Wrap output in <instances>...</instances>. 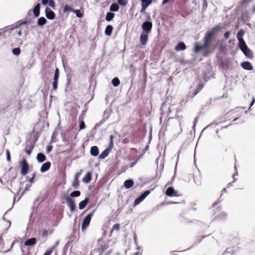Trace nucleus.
I'll list each match as a JSON object with an SVG mask.
<instances>
[{
	"mask_svg": "<svg viewBox=\"0 0 255 255\" xmlns=\"http://www.w3.org/2000/svg\"><path fill=\"white\" fill-rule=\"evenodd\" d=\"M203 44L200 45L198 43H195L194 47V52L198 53L201 50L203 51V55L204 57H207L209 54L213 52L214 49L211 47V44L203 40Z\"/></svg>",
	"mask_w": 255,
	"mask_h": 255,
	"instance_id": "obj_1",
	"label": "nucleus"
},
{
	"mask_svg": "<svg viewBox=\"0 0 255 255\" xmlns=\"http://www.w3.org/2000/svg\"><path fill=\"white\" fill-rule=\"evenodd\" d=\"M114 135H111L110 136V143L108 147L106 148L99 156V158L104 159L109 154L111 151L114 147Z\"/></svg>",
	"mask_w": 255,
	"mask_h": 255,
	"instance_id": "obj_2",
	"label": "nucleus"
},
{
	"mask_svg": "<svg viewBox=\"0 0 255 255\" xmlns=\"http://www.w3.org/2000/svg\"><path fill=\"white\" fill-rule=\"evenodd\" d=\"M152 27V23L151 21L150 16L148 15L147 16V20L144 21L141 25L142 32L149 34L151 32Z\"/></svg>",
	"mask_w": 255,
	"mask_h": 255,
	"instance_id": "obj_3",
	"label": "nucleus"
},
{
	"mask_svg": "<svg viewBox=\"0 0 255 255\" xmlns=\"http://www.w3.org/2000/svg\"><path fill=\"white\" fill-rule=\"evenodd\" d=\"M95 212V210L92 211L90 213H89L87 216L85 217L83 221L82 224L81 226V229L82 231H84L86 229V228L89 226L90 221L91 220L92 217L94 215V213Z\"/></svg>",
	"mask_w": 255,
	"mask_h": 255,
	"instance_id": "obj_4",
	"label": "nucleus"
},
{
	"mask_svg": "<svg viewBox=\"0 0 255 255\" xmlns=\"http://www.w3.org/2000/svg\"><path fill=\"white\" fill-rule=\"evenodd\" d=\"M20 173L23 176L26 175L29 171V167L27 160L23 158L21 160L20 164Z\"/></svg>",
	"mask_w": 255,
	"mask_h": 255,
	"instance_id": "obj_5",
	"label": "nucleus"
},
{
	"mask_svg": "<svg viewBox=\"0 0 255 255\" xmlns=\"http://www.w3.org/2000/svg\"><path fill=\"white\" fill-rule=\"evenodd\" d=\"M239 48L243 52L244 55L249 58H252L253 56V53L252 51L248 48L246 42H244L243 44L239 45Z\"/></svg>",
	"mask_w": 255,
	"mask_h": 255,
	"instance_id": "obj_6",
	"label": "nucleus"
},
{
	"mask_svg": "<svg viewBox=\"0 0 255 255\" xmlns=\"http://www.w3.org/2000/svg\"><path fill=\"white\" fill-rule=\"evenodd\" d=\"M59 70L56 67L55 70L54 75L53 76V81L52 82V88L51 90L55 91L58 88V80L59 78Z\"/></svg>",
	"mask_w": 255,
	"mask_h": 255,
	"instance_id": "obj_7",
	"label": "nucleus"
},
{
	"mask_svg": "<svg viewBox=\"0 0 255 255\" xmlns=\"http://www.w3.org/2000/svg\"><path fill=\"white\" fill-rule=\"evenodd\" d=\"M150 193L149 190H145L134 201V205L136 206L140 203Z\"/></svg>",
	"mask_w": 255,
	"mask_h": 255,
	"instance_id": "obj_8",
	"label": "nucleus"
},
{
	"mask_svg": "<svg viewBox=\"0 0 255 255\" xmlns=\"http://www.w3.org/2000/svg\"><path fill=\"white\" fill-rule=\"evenodd\" d=\"M65 199L66 200L67 205L70 208V211L73 212L75 210L76 207L74 200L69 196H66Z\"/></svg>",
	"mask_w": 255,
	"mask_h": 255,
	"instance_id": "obj_9",
	"label": "nucleus"
},
{
	"mask_svg": "<svg viewBox=\"0 0 255 255\" xmlns=\"http://www.w3.org/2000/svg\"><path fill=\"white\" fill-rule=\"evenodd\" d=\"M45 16L49 20H53L55 18L56 14L49 7H46L45 9Z\"/></svg>",
	"mask_w": 255,
	"mask_h": 255,
	"instance_id": "obj_10",
	"label": "nucleus"
},
{
	"mask_svg": "<svg viewBox=\"0 0 255 255\" xmlns=\"http://www.w3.org/2000/svg\"><path fill=\"white\" fill-rule=\"evenodd\" d=\"M148 33L142 32L141 33L139 37V41L141 45H145L146 44L148 39Z\"/></svg>",
	"mask_w": 255,
	"mask_h": 255,
	"instance_id": "obj_11",
	"label": "nucleus"
},
{
	"mask_svg": "<svg viewBox=\"0 0 255 255\" xmlns=\"http://www.w3.org/2000/svg\"><path fill=\"white\" fill-rule=\"evenodd\" d=\"M165 194L167 196L169 197H176L178 196V193L176 191H175L174 188L172 186L168 187L166 192Z\"/></svg>",
	"mask_w": 255,
	"mask_h": 255,
	"instance_id": "obj_12",
	"label": "nucleus"
},
{
	"mask_svg": "<svg viewBox=\"0 0 255 255\" xmlns=\"http://www.w3.org/2000/svg\"><path fill=\"white\" fill-rule=\"evenodd\" d=\"M245 33V31L242 29H241L238 32V33L237 34V39L239 42V43H238L239 45L243 44V43H244V42H245V41H244V40L243 39V38Z\"/></svg>",
	"mask_w": 255,
	"mask_h": 255,
	"instance_id": "obj_13",
	"label": "nucleus"
},
{
	"mask_svg": "<svg viewBox=\"0 0 255 255\" xmlns=\"http://www.w3.org/2000/svg\"><path fill=\"white\" fill-rule=\"evenodd\" d=\"M236 251L237 248L235 247L227 248L222 255H233L236 253Z\"/></svg>",
	"mask_w": 255,
	"mask_h": 255,
	"instance_id": "obj_14",
	"label": "nucleus"
},
{
	"mask_svg": "<svg viewBox=\"0 0 255 255\" xmlns=\"http://www.w3.org/2000/svg\"><path fill=\"white\" fill-rule=\"evenodd\" d=\"M241 67L246 70H252L253 69L252 64L249 61H244L241 64Z\"/></svg>",
	"mask_w": 255,
	"mask_h": 255,
	"instance_id": "obj_15",
	"label": "nucleus"
},
{
	"mask_svg": "<svg viewBox=\"0 0 255 255\" xmlns=\"http://www.w3.org/2000/svg\"><path fill=\"white\" fill-rule=\"evenodd\" d=\"M37 240L35 238L27 239L24 243L25 246H33L36 244Z\"/></svg>",
	"mask_w": 255,
	"mask_h": 255,
	"instance_id": "obj_16",
	"label": "nucleus"
},
{
	"mask_svg": "<svg viewBox=\"0 0 255 255\" xmlns=\"http://www.w3.org/2000/svg\"><path fill=\"white\" fill-rule=\"evenodd\" d=\"M51 166V163L49 161L44 163L40 167V172L41 173H44L48 171Z\"/></svg>",
	"mask_w": 255,
	"mask_h": 255,
	"instance_id": "obj_17",
	"label": "nucleus"
},
{
	"mask_svg": "<svg viewBox=\"0 0 255 255\" xmlns=\"http://www.w3.org/2000/svg\"><path fill=\"white\" fill-rule=\"evenodd\" d=\"M186 49L185 44L183 42H178L175 47V50L176 51H183Z\"/></svg>",
	"mask_w": 255,
	"mask_h": 255,
	"instance_id": "obj_18",
	"label": "nucleus"
},
{
	"mask_svg": "<svg viewBox=\"0 0 255 255\" xmlns=\"http://www.w3.org/2000/svg\"><path fill=\"white\" fill-rule=\"evenodd\" d=\"M221 29L219 25H215L210 30L207 31L209 33L212 34L214 37L216 33Z\"/></svg>",
	"mask_w": 255,
	"mask_h": 255,
	"instance_id": "obj_19",
	"label": "nucleus"
},
{
	"mask_svg": "<svg viewBox=\"0 0 255 255\" xmlns=\"http://www.w3.org/2000/svg\"><path fill=\"white\" fill-rule=\"evenodd\" d=\"M32 11L33 12V14L35 17H38L40 15V4L39 3H37L32 9Z\"/></svg>",
	"mask_w": 255,
	"mask_h": 255,
	"instance_id": "obj_20",
	"label": "nucleus"
},
{
	"mask_svg": "<svg viewBox=\"0 0 255 255\" xmlns=\"http://www.w3.org/2000/svg\"><path fill=\"white\" fill-rule=\"evenodd\" d=\"M89 201V198L88 197H86L84 200L81 201L79 204V208L80 210H82L84 209Z\"/></svg>",
	"mask_w": 255,
	"mask_h": 255,
	"instance_id": "obj_21",
	"label": "nucleus"
},
{
	"mask_svg": "<svg viewBox=\"0 0 255 255\" xmlns=\"http://www.w3.org/2000/svg\"><path fill=\"white\" fill-rule=\"evenodd\" d=\"M99 150L97 146H93L90 149V154L92 156H97L99 155Z\"/></svg>",
	"mask_w": 255,
	"mask_h": 255,
	"instance_id": "obj_22",
	"label": "nucleus"
},
{
	"mask_svg": "<svg viewBox=\"0 0 255 255\" xmlns=\"http://www.w3.org/2000/svg\"><path fill=\"white\" fill-rule=\"evenodd\" d=\"M92 180V174L90 172H88L82 179L83 182L89 183Z\"/></svg>",
	"mask_w": 255,
	"mask_h": 255,
	"instance_id": "obj_23",
	"label": "nucleus"
},
{
	"mask_svg": "<svg viewBox=\"0 0 255 255\" xmlns=\"http://www.w3.org/2000/svg\"><path fill=\"white\" fill-rule=\"evenodd\" d=\"M203 88V85L202 84H199L198 87L195 90L194 92L191 95H190V93L188 94V97H191V98H193L199 92V91L202 89Z\"/></svg>",
	"mask_w": 255,
	"mask_h": 255,
	"instance_id": "obj_24",
	"label": "nucleus"
},
{
	"mask_svg": "<svg viewBox=\"0 0 255 255\" xmlns=\"http://www.w3.org/2000/svg\"><path fill=\"white\" fill-rule=\"evenodd\" d=\"M214 38L215 37L213 36L212 34H211L208 32H206V33L205 34L203 40L212 44V42Z\"/></svg>",
	"mask_w": 255,
	"mask_h": 255,
	"instance_id": "obj_25",
	"label": "nucleus"
},
{
	"mask_svg": "<svg viewBox=\"0 0 255 255\" xmlns=\"http://www.w3.org/2000/svg\"><path fill=\"white\" fill-rule=\"evenodd\" d=\"M113 30V27L112 25H108L105 30V34L108 36L111 35Z\"/></svg>",
	"mask_w": 255,
	"mask_h": 255,
	"instance_id": "obj_26",
	"label": "nucleus"
},
{
	"mask_svg": "<svg viewBox=\"0 0 255 255\" xmlns=\"http://www.w3.org/2000/svg\"><path fill=\"white\" fill-rule=\"evenodd\" d=\"M134 182L132 179L126 180L124 183V187L127 189H129L133 186Z\"/></svg>",
	"mask_w": 255,
	"mask_h": 255,
	"instance_id": "obj_27",
	"label": "nucleus"
},
{
	"mask_svg": "<svg viewBox=\"0 0 255 255\" xmlns=\"http://www.w3.org/2000/svg\"><path fill=\"white\" fill-rule=\"evenodd\" d=\"M36 159L39 162L42 163L46 160V156L43 153L39 152L37 154Z\"/></svg>",
	"mask_w": 255,
	"mask_h": 255,
	"instance_id": "obj_28",
	"label": "nucleus"
},
{
	"mask_svg": "<svg viewBox=\"0 0 255 255\" xmlns=\"http://www.w3.org/2000/svg\"><path fill=\"white\" fill-rule=\"evenodd\" d=\"M119 8L120 6L118 3H113L110 6V10L112 12H116L119 10Z\"/></svg>",
	"mask_w": 255,
	"mask_h": 255,
	"instance_id": "obj_29",
	"label": "nucleus"
},
{
	"mask_svg": "<svg viewBox=\"0 0 255 255\" xmlns=\"http://www.w3.org/2000/svg\"><path fill=\"white\" fill-rule=\"evenodd\" d=\"M47 22L46 19L44 17L41 16L38 19L37 25L41 27L45 24Z\"/></svg>",
	"mask_w": 255,
	"mask_h": 255,
	"instance_id": "obj_30",
	"label": "nucleus"
},
{
	"mask_svg": "<svg viewBox=\"0 0 255 255\" xmlns=\"http://www.w3.org/2000/svg\"><path fill=\"white\" fill-rule=\"evenodd\" d=\"M115 14L114 13H113L111 11H109L106 14L105 19L107 21H110L112 20H113V19L115 17Z\"/></svg>",
	"mask_w": 255,
	"mask_h": 255,
	"instance_id": "obj_31",
	"label": "nucleus"
},
{
	"mask_svg": "<svg viewBox=\"0 0 255 255\" xmlns=\"http://www.w3.org/2000/svg\"><path fill=\"white\" fill-rule=\"evenodd\" d=\"M227 217V214L225 212H221L218 215L215 214V219H226Z\"/></svg>",
	"mask_w": 255,
	"mask_h": 255,
	"instance_id": "obj_32",
	"label": "nucleus"
},
{
	"mask_svg": "<svg viewBox=\"0 0 255 255\" xmlns=\"http://www.w3.org/2000/svg\"><path fill=\"white\" fill-rule=\"evenodd\" d=\"M75 13L76 16L78 18H82L83 16V13L80 9H73L72 11Z\"/></svg>",
	"mask_w": 255,
	"mask_h": 255,
	"instance_id": "obj_33",
	"label": "nucleus"
},
{
	"mask_svg": "<svg viewBox=\"0 0 255 255\" xmlns=\"http://www.w3.org/2000/svg\"><path fill=\"white\" fill-rule=\"evenodd\" d=\"M112 83L115 87H117L119 86L120 81L118 77H115L112 80Z\"/></svg>",
	"mask_w": 255,
	"mask_h": 255,
	"instance_id": "obj_34",
	"label": "nucleus"
},
{
	"mask_svg": "<svg viewBox=\"0 0 255 255\" xmlns=\"http://www.w3.org/2000/svg\"><path fill=\"white\" fill-rule=\"evenodd\" d=\"M34 146V144L32 143L31 141H30V148L29 149L26 148L25 150V152L27 153V155H30L31 153L32 150Z\"/></svg>",
	"mask_w": 255,
	"mask_h": 255,
	"instance_id": "obj_35",
	"label": "nucleus"
},
{
	"mask_svg": "<svg viewBox=\"0 0 255 255\" xmlns=\"http://www.w3.org/2000/svg\"><path fill=\"white\" fill-rule=\"evenodd\" d=\"M81 195V192L79 190H75L71 192L70 194L71 197H78Z\"/></svg>",
	"mask_w": 255,
	"mask_h": 255,
	"instance_id": "obj_36",
	"label": "nucleus"
},
{
	"mask_svg": "<svg viewBox=\"0 0 255 255\" xmlns=\"http://www.w3.org/2000/svg\"><path fill=\"white\" fill-rule=\"evenodd\" d=\"M20 49L19 47L13 48L12 53L14 55L18 56L20 54Z\"/></svg>",
	"mask_w": 255,
	"mask_h": 255,
	"instance_id": "obj_37",
	"label": "nucleus"
},
{
	"mask_svg": "<svg viewBox=\"0 0 255 255\" xmlns=\"http://www.w3.org/2000/svg\"><path fill=\"white\" fill-rule=\"evenodd\" d=\"M141 1V4L148 6L152 1V0H140Z\"/></svg>",
	"mask_w": 255,
	"mask_h": 255,
	"instance_id": "obj_38",
	"label": "nucleus"
},
{
	"mask_svg": "<svg viewBox=\"0 0 255 255\" xmlns=\"http://www.w3.org/2000/svg\"><path fill=\"white\" fill-rule=\"evenodd\" d=\"M79 179H74L72 184V187L75 189H77L79 185Z\"/></svg>",
	"mask_w": 255,
	"mask_h": 255,
	"instance_id": "obj_39",
	"label": "nucleus"
},
{
	"mask_svg": "<svg viewBox=\"0 0 255 255\" xmlns=\"http://www.w3.org/2000/svg\"><path fill=\"white\" fill-rule=\"evenodd\" d=\"M176 131H177V133L176 136H177L182 131V128L181 127V125H180V122L178 124H177Z\"/></svg>",
	"mask_w": 255,
	"mask_h": 255,
	"instance_id": "obj_40",
	"label": "nucleus"
},
{
	"mask_svg": "<svg viewBox=\"0 0 255 255\" xmlns=\"http://www.w3.org/2000/svg\"><path fill=\"white\" fill-rule=\"evenodd\" d=\"M21 25L20 24V21H17L16 23H14L11 26V28H10L11 30H13L14 29L18 28Z\"/></svg>",
	"mask_w": 255,
	"mask_h": 255,
	"instance_id": "obj_41",
	"label": "nucleus"
},
{
	"mask_svg": "<svg viewBox=\"0 0 255 255\" xmlns=\"http://www.w3.org/2000/svg\"><path fill=\"white\" fill-rule=\"evenodd\" d=\"M70 82H71V77L67 75V82L66 83V86H65V92L67 91V88L69 86Z\"/></svg>",
	"mask_w": 255,
	"mask_h": 255,
	"instance_id": "obj_42",
	"label": "nucleus"
},
{
	"mask_svg": "<svg viewBox=\"0 0 255 255\" xmlns=\"http://www.w3.org/2000/svg\"><path fill=\"white\" fill-rule=\"evenodd\" d=\"M73 8H71L69 5L66 4L63 7V11L64 12H67L69 11H72Z\"/></svg>",
	"mask_w": 255,
	"mask_h": 255,
	"instance_id": "obj_43",
	"label": "nucleus"
},
{
	"mask_svg": "<svg viewBox=\"0 0 255 255\" xmlns=\"http://www.w3.org/2000/svg\"><path fill=\"white\" fill-rule=\"evenodd\" d=\"M48 5L53 9L55 8V3L54 0H49Z\"/></svg>",
	"mask_w": 255,
	"mask_h": 255,
	"instance_id": "obj_44",
	"label": "nucleus"
},
{
	"mask_svg": "<svg viewBox=\"0 0 255 255\" xmlns=\"http://www.w3.org/2000/svg\"><path fill=\"white\" fill-rule=\"evenodd\" d=\"M32 20L30 19H25L24 20L20 21V24H28L31 23Z\"/></svg>",
	"mask_w": 255,
	"mask_h": 255,
	"instance_id": "obj_45",
	"label": "nucleus"
},
{
	"mask_svg": "<svg viewBox=\"0 0 255 255\" xmlns=\"http://www.w3.org/2000/svg\"><path fill=\"white\" fill-rule=\"evenodd\" d=\"M79 128L80 130L84 129L85 128L86 126L83 121H81L80 122Z\"/></svg>",
	"mask_w": 255,
	"mask_h": 255,
	"instance_id": "obj_46",
	"label": "nucleus"
},
{
	"mask_svg": "<svg viewBox=\"0 0 255 255\" xmlns=\"http://www.w3.org/2000/svg\"><path fill=\"white\" fill-rule=\"evenodd\" d=\"M6 160L7 161H11V156L10 152L8 149H6Z\"/></svg>",
	"mask_w": 255,
	"mask_h": 255,
	"instance_id": "obj_47",
	"label": "nucleus"
},
{
	"mask_svg": "<svg viewBox=\"0 0 255 255\" xmlns=\"http://www.w3.org/2000/svg\"><path fill=\"white\" fill-rule=\"evenodd\" d=\"M118 1L119 4L122 6L126 5L128 2L127 0H118Z\"/></svg>",
	"mask_w": 255,
	"mask_h": 255,
	"instance_id": "obj_48",
	"label": "nucleus"
},
{
	"mask_svg": "<svg viewBox=\"0 0 255 255\" xmlns=\"http://www.w3.org/2000/svg\"><path fill=\"white\" fill-rule=\"evenodd\" d=\"M120 225L119 224H116L113 226L112 230L119 231L120 230Z\"/></svg>",
	"mask_w": 255,
	"mask_h": 255,
	"instance_id": "obj_49",
	"label": "nucleus"
},
{
	"mask_svg": "<svg viewBox=\"0 0 255 255\" xmlns=\"http://www.w3.org/2000/svg\"><path fill=\"white\" fill-rule=\"evenodd\" d=\"M53 149V146L51 145H49L48 146H46V152L47 153H49Z\"/></svg>",
	"mask_w": 255,
	"mask_h": 255,
	"instance_id": "obj_50",
	"label": "nucleus"
},
{
	"mask_svg": "<svg viewBox=\"0 0 255 255\" xmlns=\"http://www.w3.org/2000/svg\"><path fill=\"white\" fill-rule=\"evenodd\" d=\"M136 250L137 251L135 252L133 255H141V253L140 252L141 249L139 246L137 247Z\"/></svg>",
	"mask_w": 255,
	"mask_h": 255,
	"instance_id": "obj_51",
	"label": "nucleus"
},
{
	"mask_svg": "<svg viewBox=\"0 0 255 255\" xmlns=\"http://www.w3.org/2000/svg\"><path fill=\"white\" fill-rule=\"evenodd\" d=\"M255 103V98L254 97H253L252 98V101H251V102L250 103V107H249V108L248 109L249 110H250L251 108L254 105Z\"/></svg>",
	"mask_w": 255,
	"mask_h": 255,
	"instance_id": "obj_52",
	"label": "nucleus"
},
{
	"mask_svg": "<svg viewBox=\"0 0 255 255\" xmlns=\"http://www.w3.org/2000/svg\"><path fill=\"white\" fill-rule=\"evenodd\" d=\"M230 35V32L229 31H227L224 33V36L226 39H227L229 38Z\"/></svg>",
	"mask_w": 255,
	"mask_h": 255,
	"instance_id": "obj_53",
	"label": "nucleus"
},
{
	"mask_svg": "<svg viewBox=\"0 0 255 255\" xmlns=\"http://www.w3.org/2000/svg\"><path fill=\"white\" fill-rule=\"evenodd\" d=\"M51 249H48L43 255H51Z\"/></svg>",
	"mask_w": 255,
	"mask_h": 255,
	"instance_id": "obj_54",
	"label": "nucleus"
},
{
	"mask_svg": "<svg viewBox=\"0 0 255 255\" xmlns=\"http://www.w3.org/2000/svg\"><path fill=\"white\" fill-rule=\"evenodd\" d=\"M172 0H163L162 1V4L164 5L167 3H171Z\"/></svg>",
	"mask_w": 255,
	"mask_h": 255,
	"instance_id": "obj_55",
	"label": "nucleus"
},
{
	"mask_svg": "<svg viewBox=\"0 0 255 255\" xmlns=\"http://www.w3.org/2000/svg\"><path fill=\"white\" fill-rule=\"evenodd\" d=\"M147 6L141 4V8L140 10V12H144L145 11V9L147 8Z\"/></svg>",
	"mask_w": 255,
	"mask_h": 255,
	"instance_id": "obj_56",
	"label": "nucleus"
},
{
	"mask_svg": "<svg viewBox=\"0 0 255 255\" xmlns=\"http://www.w3.org/2000/svg\"><path fill=\"white\" fill-rule=\"evenodd\" d=\"M81 171H81L80 172H77L75 174L74 179H78L79 177L80 176V175L81 174Z\"/></svg>",
	"mask_w": 255,
	"mask_h": 255,
	"instance_id": "obj_57",
	"label": "nucleus"
},
{
	"mask_svg": "<svg viewBox=\"0 0 255 255\" xmlns=\"http://www.w3.org/2000/svg\"><path fill=\"white\" fill-rule=\"evenodd\" d=\"M58 244H59V242H57L53 247L48 249H51V253H52L53 249L58 245Z\"/></svg>",
	"mask_w": 255,
	"mask_h": 255,
	"instance_id": "obj_58",
	"label": "nucleus"
},
{
	"mask_svg": "<svg viewBox=\"0 0 255 255\" xmlns=\"http://www.w3.org/2000/svg\"><path fill=\"white\" fill-rule=\"evenodd\" d=\"M49 0H42L41 3L43 5H45L48 4Z\"/></svg>",
	"mask_w": 255,
	"mask_h": 255,
	"instance_id": "obj_59",
	"label": "nucleus"
},
{
	"mask_svg": "<svg viewBox=\"0 0 255 255\" xmlns=\"http://www.w3.org/2000/svg\"><path fill=\"white\" fill-rule=\"evenodd\" d=\"M48 236V232L47 230H44L42 233V236L44 237H46Z\"/></svg>",
	"mask_w": 255,
	"mask_h": 255,
	"instance_id": "obj_60",
	"label": "nucleus"
},
{
	"mask_svg": "<svg viewBox=\"0 0 255 255\" xmlns=\"http://www.w3.org/2000/svg\"><path fill=\"white\" fill-rule=\"evenodd\" d=\"M198 117H197L195 118L194 121H193V128H194L195 126H196V123L197 122V120H198Z\"/></svg>",
	"mask_w": 255,
	"mask_h": 255,
	"instance_id": "obj_61",
	"label": "nucleus"
},
{
	"mask_svg": "<svg viewBox=\"0 0 255 255\" xmlns=\"http://www.w3.org/2000/svg\"><path fill=\"white\" fill-rule=\"evenodd\" d=\"M30 187H31V184H26L25 188H24V191L28 190Z\"/></svg>",
	"mask_w": 255,
	"mask_h": 255,
	"instance_id": "obj_62",
	"label": "nucleus"
},
{
	"mask_svg": "<svg viewBox=\"0 0 255 255\" xmlns=\"http://www.w3.org/2000/svg\"><path fill=\"white\" fill-rule=\"evenodd\" d=\"M221 201H222V200L219 199L218 201L214 202L213 204L212 207H214L215 206H216L218 204H219Z\"/></svg>",
	"mask_w": 255,
	"mask_h": 255,
	"instance_id": "obj_63",
	"label": "nucleus"
},
{
	"mask_svg": "<svg viewBox=\"0 0 255 255\" xmlns=\"http://www.w3.org/2000/svg\"><path fill=\"white\" fill-rule=\"evenodd\" d=\"M219 49L220 51H223L225 50V47L224 46H223V45H221L219 47Z\"/></svg>",
	"mask_w": 255,
	"mask_h": 255,
	"instance_id": "obj_64",
	"label": "nucleus"
}]
</instances>
